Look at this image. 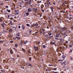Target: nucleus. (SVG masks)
I'll return each mask as SVG.
<instances>
[{
  "label": "nucleus",
  "instance_id": "f257e3e1",
  "mask_svg": "<svg viewBox=\"0 0 73 73\" xmlns=\"http://www.w3.org/2000/svg\"><path fill=\"white\" fill-rule=\"evenodd\" d=\"M34 48H35V50L37 51L38 50V48L37 47H36L35 46H34Z\"/></svg>",
  "mask_w": 73,
  "mask_h": 73
},
{
  "label": "nucleus",
  "instance_id": "f03ea898",
  "mask_svg": "<svg viewBox=\"0 0 73 73\" xmlns=\"http://www.w3.org/2000/svg\"><path fill=\"white\" fill-rule=\"evenodd\" d=\"M32 11V9H31V8L29 9H28V12H30V11Z\"/></svg>",
  "mask_w": 73,
  "mask_h": 73
},
{
  "label": "nucleus",
  "instance_id": "7ed1b4c3",
  "mask_svg": "<svg viewBox=\"0 0 73 73\" xmlns=\"http://www.w3.org/2000/svg\"><path fill=\"white\" fill-rule=\"evenodd\" d=\"M60 35V33H58V34H56V37H58Z\"/></svg>",
  "mask_w": 73,
  "mask_h": 73
},
{
  "label": "nucleus",
  "instance_id": "20e7f679",
  "mask_svg": "<svg viewBox=\"0 0 73 73\" xmlns=\"http://www.w3.org/2000/svg\"><path fill=\"white\" fill-rule=\"evenodd\" d=\"M62 30H65V31H66V30H67V29H68L67 28H66L65 27L62 28Z\"/></svg>",
  "mask_w": 73,
  "mask_h": 73
},
{
  "label": "nucleus",
  "instance_id": "39448f33",
  "mask_svg": "<svg viewBox=\"0 0 73 73\" xmlns=\"http://www.w3.org/2000/svg\"><path fill=\"white\" fill-rule=\"evenodd\" d=\"M36 25H38V24H35L33 25L32 26H33V27H35V26H36Z\"/></svg>",
  "mask_w": 73,
  "mask_h": 73
},
{
  "label": "nucleus",
  "instance_id": "423d86ee",
  "mask_svg": "<svg viewBox=\"0 0 73 73\" xmlns=\"http://www.w3.org/2000/svg\"><path fill=\"white\" fill-rule=\"evenodd\" d=\"M25 26H24L23 25H22V28L23 29V30H24V29H25Z\"/></svg>",
  "mask_w": 73,
  "mask_h": 73
},
{
  "label": "nucleus",
  "instance_id": "0eeeda50",
  "mask_svg": "<svg viewBox=\"0 0 73 73\" xmlns=\"http://www.w3.org/2000/svg\"><path fill=\"white\" fill-rule=\"evenodd\" d=\"M22 51H23L24 53H26V51H25V50L24 48H22Z\"/></svg>",
  "mask_w": 73,
  "mask_h": 73
},
{
  "label": "nucleus",
  "instance_id": "6e6552de",
  "mask_svg": "<svg viewBox=\"0 0 73 73\" xmlns=\"http://www.w3.org/2000/svg\"><path fill=\"white\" fill-rule=\"evenodd\" d=\"M15 38H17V39H18V40H20V39L21 38H20V37L16 36L15 37Z\"/></svg>",
  "mask_w": 73,
  "mask_h": 73
},
{
  "label": "nucleus",
  "instance_id": "1a4fd4ad",
  "mask_svg": "<svg viewBox=\"0 0 73 73\" xmlns=\"http://www.w3.org/2000/svg\"><path fill=\"white\" fill-rule=\"evenodd\" d=\"M33 11H37V9L34 8L33 9Z\"/></svg>",
  "mask_w": 73,
  "mask_h": 73
},
{
  "label": "nucleus",
  "instance_id": "9d476101",
  "mask_svg": "<svg viewBox=\"0 0 73 73\" xmlns=\"http://www.w3.org/2000/svg\"><path fill=\"white\" fill-rule=\"evenodd\" d=\"M50 44H51V45H52V44H55V43H54V42H50Z\"/></svg>",
  "mask_w": 73,
  "mask_h": 73
},
{
  "label": "nucleus",
  "instance_id": "9b49d317",
  "mask_svg": "<svg viewBox=\"0 0 73 73\" xmlns=\"http://www.w3.org/2000/svg\"><path fill=\"white\" fill-rule=\"evenodd\" d=\"M9 32L11 33V32H12V29H10L9 30Z\"/></svg>",
  "mask_w": 73,
  "mask_h": 73
},
{
  "label": "nucleus",
  "instance_id": "f8f14e48",
  "mask_svg": "<svg viewBox=\"0 0 73 73\" xmlns=\"http://www.w3.org/2000/svg\"><path fill=\"white\" fill-rule=\"evenodd\" d=\"M16 35L17 36H20V33H19L17 34H16Z\"/></svg>",
  "mask_w": 73,
  "mask_h": 73
},
{
  "label": "nucleus",
  "instance_id": "ddd939ff",
  "mask_svg": "<svg viewBox=\"0 0 73 73\" xmlns=\"http://www.w3.org/2000/svg\"><path fill=\"white\" fill-rule=\"evenodd\" d=\"M4 46H7V44L5 43L4 44Z\"/></svg>",
  "mask_w": 73,
  "mask_h": 73
},
{
  "label": "nucleus",
  "instance_id": "4468645a",
  "mask_svg": "<svg viewBox=\"0 0 73 73\" xmlns=\"http://www.w3.org/2000/svg\"><path fill=\"white\" fill-rule=\"evenodd\" d=\"M28 66H31V67H33L32 65H31V64H29Z\"/></svg>",
  "mask_w": 73,
  "mask_h": 73
},
{
  "label": "nucleus",
  "instance_id": "2eb2a0df",
  "mask_svg": "<svg viewBox=\"0 0 73 73\" xmlns=\"http://www.w3.org/2000/svg\"><path fill=\"white\" fill-rule=\"evenodd\" d=\"M26 15L27 16H29V13L28 12H27V13H26Z\"/></svg>",
  "mask_w": 73,
  "mask_h": 73
},
{
  "label": "nucleus",
  "instance_id": "dca6fc26",
  "mask_svg": "<svg viewBox=\"0 0 73 73\" xmlns=\"http://www.w3.org/2000/svg\"><path fill=\"white\" fill-rule=\"evenodd\" d=\"M7 11L8 12H11V10H9L8 9H7Z\"/></svg>",
  "mask_w": 73,
  "mask_h": 73
},
{
  "label": "nucleus",
  "instance_id": "f3484780",
  "mask_svg": "<svg viewBox=\"0 0 73 73\" xmlns=\"http://www.w3.org/2000/svg\"><path fill=\"white\" fill-rule=\"evenodd\" d=\"M27 3H28V4H29V5H30V4H31V2L29 1H28V2H27Z\"/></svg>",
  "mask_w": 73,
  "mask_h": 73
},
{
  "label": "nucleus",
  "instance_id": "a211bd4d",
  "mask_svg": "<svg viewBox=\"0 0 73 73\" xmlns=\"http://www.w3.org/2000/svg\"><path fill=\"white\" fill-rule=\"evenodd\" d=\"M48 35H49V36H51V35H52V33H48Z\"/></svg>",
  "mask_w": 73,
  "mask_h": 73
},
{
  "label": "nucleus",
  "instance_id": "6ab92c4d",
  "mask_svg": "<svg viewBox=\"0 0 73 73\" xmlns=\"http://www.w3.org/2000/svg\"><path fill=\"white\" fill-rule=\"evenodd\" d=\"M18 46V45L17 44H15V47H17Z\"/></svg>",
  "mask_w": 73,
  "mask_h": 73
},
{
  "label": "nucleus",
  "instance_id": "aec40b11",
  "mask_svg": "<svg viewBox=\"0 0 73 73\" xmlns=\"http://www.w3.org/2000/svg\"><path fill=\"white\" fill-rule=\"evenodd\" d=\"M49 17V19H50V20H52V18H51V17Z\"/></svg>",
  "mask_w": 73,
  "mask_h": 73
},
{
  "label": "nucleus",
  "instance_id": "412c9836",
  "mask_svg": "<svg viewBox=\"0 0 73 73\" xmlns=\"http://www.w3.org/2000/svg\"><path fill=\"white\" fill-rule=\"evenodd\" d=\"M19 13L18 12V13H15V15H19Z\"/></svg>",
  "mask_w": 73,
  "mask_h": 73
},
{
  "label": "nucleus",
  "instance_id": "4be33fe9",
  "mask_svg": "<svg viewBox=\"0 0 73 73\" xmlns=\"http://www.w3.org/2000/svg\"><path fill=\"white\" fill-rule=\"evenodd\" d=\"M60 40H61V41H64V40L62 39V38H61L60 39Z\"/></svg>",
  "mask_w": 73,
  "mask_h": 73
},
{
  "label": "nucleus",
  "instance_id": "5701e85b",
  "mask_svg": "<svg viewBox=\"0 0 73 73\" xmlns=\"http://www.w3.org/2000/svg\"><path fill=\"white\" fill-rule=\"evenodd\" d=\"M10 53H11V54H13V52H12V51L11 50Z\"/></svg>",
  "mask_w": 73,
  "mask_h": 73
},
{
  "label": "nucleus",
  "instance_id": "b1692460",
  "mask_svg": "<svg viewBox=\"0 0 73 73\" xmlns=\"http://www.w3.org/2000/svg\"><path fill=\"white\" fill-rule=\"evenodd\" d=\"M2 42H3V41L0 40V43H2Z\"/></svg>",
  "mask_w": 73,
  "mask_h": 73
},
{
  "label": "nucleus",
  "instance_id": "393cba45",
  "mask_svg": "<svg viewBox=\"0 0 73 73\" xmlns=\"http://www.w3.org/2000/svg\"><path fill=\"white\" fill-rule=\"evenodd\" d=\"M2 21H3L2 19L0 18V22H1Z\"/></svg>",
  "mask_w": 73,
  "mask_h": 73
},
{
  "label": "nucleus",
  "instance_id": "a878e982",
  "mask_svg": "<svg viewBox=\"0 0 73 73\" xmlns=\"http://www.w3.org/2000/svg\"><path fill=\"white\" fill-rule=\"evenodd\" d=\"M72 52V50L71 49H70V51L69 52V53H70V52Z\"/></svg>",
  "mask_w": 73,
  "mask_h": 73
},
{
  "label": "nucleus",
  "instance_id": "bb28decb",
  "mask_svg": "<svg viewBox=\"0 0 73 73\" xmlns=\"http://www.w3.org/2000/svg\"><path fill=\"white\" fill-rule=\"evenodd\" d=\"M43 48H45L46 46L45 45H43Z\"/></svg>",
  "mask_w": 73,
  "mask_h": 73
},
{
  "label": "nucleus",
  "instance_id": "cd10ccee",
  "mask_svg": "<svg viewBox=\"0 0 73 73\" xmlns=\"http://www.w3.org/2000/svg\"><path fill=\"white\" fill-rule=\"evenodd\" d=\"M65 61H64V62H63V64H64L65 65L64 66H65Z\"/></svg>",
  "mask_w": 73,
  "mask_h": 73
},
{
  "label": "nucleus",
  "instance_id": "c85d7f7f",
  "mask_svg": "<svg viewBox=\"0 0 73 73\" xmlns=\"http://www.w3.org/2000/svg\"><path fill=\"white\" fill-rule=\"evenodd\" d=\"M17 11L19 12V10H18L17 11V10H16L14 11V12H17Z\"/></svg>",
  "mask_w": 73,
  "mask_h": 73
},
{
  "label": "nucleus",
  "instance_id": "c756f323",
  "mask_svg": "<svg viewBox=\"0 0 73 73\" xmlns=\"http://www.w3.org/2000/svg\"><path fill=\"white\" fill-rule=\"evenodd\" d=\"M69 31V33H68V31H67L66 32L68 33H69L70 32H71V31Z\"/></svg>",
  "mask_w": 73,
  "mask_h": 73
},
{
  "label": "nucleus",
  "instance_id": "7c9ffc66",
  "mask_svg": "<svg viewBox=\"0 0 73 73\" xmlns=\"http://www.w3.org/2000/svg\"><path fill=\"white\" fill-rule=\"evenodd\" d=\"M71 29H73V26H72L71 27Z\"/></svg>",
  "mask_w": 73,
  "mask_h": 73
},
{
  "label": "nucleus",
  "instance_id": "2f4dec72",
  "mask_svg": "<svg viewBox=\"0 0 73 73\" xmlns=\"http://www.w3.org/2000/svg\"><path fill=\"white\" fill-rule=\"evenodd\" d=\"M69 46L71 47V48H72V46L71 44H70Z\"/></svg>",
  "mask_w": 73,
  "mask_h": 73
},
{
  "label": "nucleus",
  "instance_id": "473e14b6",
  "mask_svg": "<svg viewBox=\"0 0 73 73\" xmlns=\"http://www.w3.org/2000/svg\"><path fill=\"white\" fill-rule=\"evenodd\" d=\"M57 9H61V8H60L58 7H57Z\"/></svg>",
  "mask_w": 73,
  "mask_h": 73
},
{
  "label": "nucleus",
  "instance_id": "72a5a7b5",
  "mask_svg": "<svg viewBox=\"0 0 73 73\" xmlns=\"http://www.w3.org/2000/svg\"><path fill=\"white\" fill-rule=\"evenodd\" d=\"M66 35V33H64V35Z\"/></svg>",
  "mask_w": 73,
  "mask_h": 73
},
{
  "label": "nucleus",
  "instance_id": "f704fd0d",
  "mask_svg": "<svg viewBox=\"0 0 73 73\" xmlns=\"http://www.w3.org/2000/svg\"><path fill=\"white\" fill-rule=\"evenodd\" d=\"M41 11H42V12H44V10L42 9Z\"/></svg>",
  "mask_w": 73,
  "mask_h": 73
},
{
  "label": "nucleus",
  "instance_id": "c9c22d12",
  "mask_svg": "<svg viewBox=\"0 0 73 73\" xmlns=\"http://www.w3.org/2000/svg\"><path fill=\"white\" fill-rule=\"evenodd\" d=\"M58 61H62V60H58Z\"/></svg>",
  "mask_w": 73,
  "mask_h": 73
},
{
  "label": "nucleus",
  "instance_id": "e433bc0d",
  "mask_svg": "<svg viewBox=\"0 0 73 73\" xmlns=\"http://www.w3.org/2000/svg\"><path fill=\"white\" fill-rule=\"evenodd\" d=\"M40 42H38V43H37L38 44H40Z\"/></svg>",
  "mask_w": 73,
  "mask_h": 73
},
{
  "label": "nucleus",
  "instance_id": "4c0bfd02",
  "mask_svg": "<svg viewBox=\"0 0 73 73\" xmlns=\"http://www.w3.org/2000/svg\"><path fill=\"white\" fill-rule=\"evenodd\" d=\"M42 31H43V32H44V31H45V29H42Z\"/></svg>",
  "mask_w": 73,
  "mask_h": 73
},
{
  "label": "nucleus",
  "instance_id": "58836bf2",
  "mask_svg": "<svg viewBox=\"0 0 73 73\" xmlns=\"http://www.w3.org/2000/svg\"><path fill=\"white\" fill-rule=\"evenodd\" d=\"M48 66H53V65H51V64H50V65H48Z\"/></svg>",
  "mask_w": 73,
  "mask_h": 73
},
{
  "label": "nucleus",
  "instance_id": "ea45409f",
  "mask_svg": "<svg viewBox=\"0 0 73 73\" xmlns=\"http://www.w3.org/2000/svg\"><path fill=\"white\" fill-rule=\"evenodd\" d=\"M67 19H69V20H71V19H72V18H69V17H68L67 18Z\"/></svg>",
  "mask_w": 73,
  "mask_h": 73
},
{
  "label": "nucleus",
  "instance_id": "a19ab883",
  "mask_svg": "<svg viewBox=\"0 0 73 73\" xmlns=\"http://www.w3.org/2000/svg\"><path fill=\"white\" fill-rule=\"evenodd\" d=\"M26 25L28 27H29V25L28 24H27Z\"/></svg>",
  "mask_w": 73,
  "mask_h": 73
},
{
  "label": "nucleus",
  "instance_id": "79ce46f5",
  "mask_svg": "<svg viewBox=\"0 0 73 73\" xmlns=\"http://www.w3.org/2000/svg\"><path fill=\"white\" fill-rule=\"evenodd\" d=\"M53 7H50V8L51 9H53Z\"/></svg>",
  "mask_w": 73,
  "mask_h": 73
},
{
  "label": "nucleus",
  "instance_id": "37998d69",
  "mask_svg": "<svg viewBox=\"0 0 73 73\" xmlns=\"http://www.w3.org/2000/svg\"><path fill=\"white\" fill-rule=\"evenodd\" d=\"M52 37H53V36H49V38H52Z\"/></svg>",
  "mask_w": 73,
  "mask_h": 73
},
{
  "label": "nucleus",
  "instance_id": "c03bdc74",
  "mask_svg": "<svg viewBox=\"0 0 73 73\" xmlns=\"http://www.w3.org/2000/svg\"><path fill=\"white\" fill-rule=\"evenodd\" d=\"M63 11H60V12H61V13H62V12H63Z\"/></svg>",
  "mask_w": 73,
  "mask_h": 73
},
{
  "label": "nucleus",
  "instance_id": "a18cd8bd",
  "mask_svg": "<svg viewBox=\"0 0 73 73\" xmlns=\"http://www.w3.org/2000/svg\"><path fill=\"white\" fill-rule=\"evenodd\" d=\"M53 69H54V70H57V68H53Z\"/></svg>",
  "mask_w": 73,
  "mask_h": 73
},
{
  "label": "nucleus",
  "instance_id": "49530a36",
  "mask_svg": "<svg viewBox=\"0 0 73 73\" xmlns=\"http://www.w3.org/2000/svg\"><path fill=\"white\" fill-rule=\"evenodd\" d=\"M29 60L30 61H31V58H29Z\"/></svg>",
  "mask_w": 73,
  "mask_h": 73
},
{
  "label": "nucleus",
  "instance_id": "de8ad7c7",
  "mask_svg": "<svg viewBox=\"0 0 73 73\" xmlns=\"http://www.w3.org/2000/svg\"><path fill=\"white\" fill-rule=\"evenodd\" d=\"M17 57H20V56H19V55H17Z\"/></svg>",
  "mask_w": 73,
  "mask_h": 73
},
{
  "label": "nucleus",
  "instance_id": "09e8293b",
  "mask_svg": "<svg viewBox=\"0 0 73 73\" xmlns=\"http://www.w3.org/2000/svg\"><path fill=\"white\" fill-rule=\"evenodd\" d=\"M70 59L71 60H73V58L72 57H71Z\"/></svg>",
  "mask_w": 73,
  "mask_h": 73
},
{
  "label": "nucleus",
  "instance_id": "8fccbe9b",
  "mask_svg": "<svg viewBox=\"0 0 73 73\" xmlns=\"http://www.w3.org/2000/svg\"><path fill=\"white\" fill-rule=\"evenodd\" d=\"M5 8H8V6H7L5 7Z\"/></svg>",
  "mask_w": 73,
  "mask_h": 73
},
{
  "label": "nucleus",
  "instance_id": "3c124183",
  "mask_svg": "<svg viewBox=\"0 0 73 73\" xmlns=\"http://www.w3.org/2000/svg\"><path fill=\"white\" fill-rule=\"evenodd\" d=\"M2 35H1V33H0V36H1Z\"/></svg>",
  "mask_w": 73,
  "mask_h": 73
},
{
  "label": "nucleus",
  "instance_id": "603ef678",
  "mask_svg": "<svg viewBox=\"0 0 73 73\" xmlns=\"http://www.w3.org/2000/svg\"><path fill=\"white\" fill-rule=\"evenodd\" d=\"M10 42H11V43H13V41H11Z\"/></svg>",
  "mask_w": 73,
  "mask_h": 73
},
{
  "label": "nucleus",
  "instance_id": "864d4df0",
  "mask_svg": "<svg viewBox=\"0 0 73 73\" xmlns=\"http://www.w3.org/2000/svg\"><path fill=\"white\" fill-rule=\"evenodd\" d=\"M23 43H24L25 44H27V43L25 42H24Z\"/></svg>",
  "mask_w": 73,
  "mask_h": 73
},
{
  "label": "nucleus",
  "instance_id": "5fc2aeb1",
  "mask_svg": "<svg viewBox=\"0 0 73 73\" xmlns=\"http://www.w3.org/2000/svg\"><path fill=\"white\" fill-rule=\"evenodd\" d=\"M55 39H56V40H58V38H55Z\"/></svg>",
  "mask_w": 73,
  "mask_h": 73
},
{
  "label": "nucleus",
  "instance_id": "6e6d98bb",
  "mask_svg": "<svg viewBox=\"0 0 73 73\" xmlns=\"http://www.w3.org/2000/svg\"><path fill=\"white\" fill-rule=\"evenodd\" d=\"M54 72V73H58V72Z\"/></svg>",
  "mask_w": 73,
  "mask_h": 73
},
{
  "label": "nucleus",
  "instance_id": "4d7b16f0",
  "mask_svg": "<svg viewBox=\"0 0 73 73\" xmlns=\"http://www.w3.org/2000/svg\"><path fill=\"white\" fill-rule=\"evenodd\" d=\"M10 19H11V20H13V18H11Z\"/></svg>",
  "mask_w": 73,
  "mask_h": 73
},
{
  "label": "nucleus",
  "instance_id": "13d9d810",
  "mask_svg": "<svg viewBox=\"0 0 73 73\" xmlns=\"http://www.w3.org/2000/svg\"><path fill=\"white\" fill-rule=\"evenodd\" d=\"M2 27H3V28H5V27H4V25H3L2 26Z\"/></svg>",
  "mask_w": 73,
  "mask_h": 73
},
{
  "label": "nucleus",
  "instance_id": "bf43d9fd",
  "mask_svg": "<svg viewBox=\"0 0 73 73\" xmlns=\"http://www.w3.org/2000/svg\"><path fill=\"white\" fill-rule=\"evenodd\" d=\"M21 28V27H20V26H19V28Z\"/></svg>",
  "mask_w": 73,
  "mask_h": 73
},
{
  "label": "nucleus",
  "instance_id": "052dcab7",
  "mask_svg": "<svg viewBox=\"0 0 73 73\" xmlns=\"http://www.w3.org/2000/svg\"><path fill=\"white\" fill-rule=\"evenodd\" d=\"M66 12H65V11H63V13H65Z\"/></svg>",
  "mask_w": 73,
  "mask_h": 73
},
{
  "label": "nucleus",
  "instance_id": "680f3d73",
  "mask_svg": "<svg viewBox=\"0 0 73 73\" xmlns=\"http://www.w3.org/2000/svg\"><path fill=\"white\" fill-rule=\"evenodd\" d=\"M68 36V35H66L65 36H64V38H65V37H66V36Z\"/></svg>",
  "mask_w": 73,
  "mask_h": 73
},
{
  "label": "nucleus",
  "instance_id": "e2e57ef3",
  "mask_svg": "<svg viewBox=\"0 0 73 73\" xmlns=\"http://www.w3.org/2000/svg\"><path fill=\"white\" fill-rule=\"evenodd\" d=\"M28 53H30V51H28Z\"/></svg>",
  "mask_w": 73,
  "mask_h": 73
},
{
  "label": "nucleus",
  "instance_id": "0e129e2a",
  "mask_svg": "<svg viewBox=\"0 0 73 73\" xmlns=\"http://www.w3.org/2000/svg\"><path fill=\"white\" fill-rule=\"evenodd\" d=\"M32 32L31 31H29V33H31Z\"/></svg>",
  "mask_w": 73,
  "mask_h": 73
},
{
  "label": "nucleus",
  "instance_id": "69168bd1",
  "mask_svg": "<svg viewBox=\"0 0 73 73\" xmlns=\"http://www.w3.org/2000/svg\"><path fill=\"white\" fill-rule=\"evenodd\" d=\"M46 28H47V29H49V27H46Z\"/></svg>",
  "mask_w": 73,
  "mask_h": 73
},
{
  "label": "nucleus",
  "instance_id": "338daca9",
  "mask_svg": "<svg viewBox=\"0 0 73 73\" xmlns=\"http://www.w3.org/2000/svg\"><path fill=\"white\" fill-rule=\"evenodd\" d=\"M49 4H50V2H49Z\"/></svg>",
  "mask_w": 73,
  "mask_h": 73
},
{
  "label": "nucleus",
  "instance_id": "774afa93",
  "mask_svg": "<svg viewBox=\"0 0 73 73\" xmlns=\"http://www.w3.org/2000/svg\"><path fill=\"white\" fill-rule=\"evenodd\" d=\"M8 17H9V15H8Z\"/></svg>",
  "mask_w": 73,
  "mask_h": 73
}]
</instances>
